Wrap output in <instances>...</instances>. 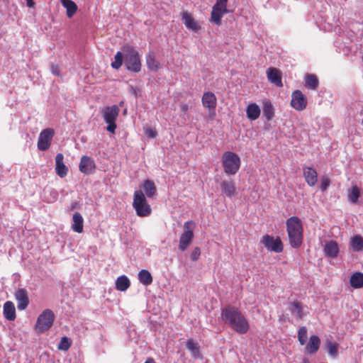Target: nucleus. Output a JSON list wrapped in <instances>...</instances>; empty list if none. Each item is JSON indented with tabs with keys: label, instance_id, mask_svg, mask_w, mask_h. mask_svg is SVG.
<instances>
[{
	"label": "nucleus",
	"instance_id": "obj_36",
	"mask_svg": "<svg viewBox=\"0 0 363 363\" xmlns=\"http://www.w3.org/2000/svg\"><path fill=\"white\" fill-rule=\"evenodd\" d=\"M360 194V189L357 185H354L349 192L348 199L352 203H357Z\"/></svg>",
	"mask_w": 363,
	"mask_h": 363
},
{
	"label": "nucleus",
	"instance_id": "obj_34",
	"mask_svg": "<svg viewBox=\"0 0 363 363\" xmlns=\"http://www.w3.org/2000/svg\"><path fill=\"white\" fill-rule=\"evenodd\" d=\"M130 285V280L125 275L118 277L116 281V289L121 291H124L127 290L129 288Z\"/></svg>",
	"mask_w": 363,
	"mask_h": 363
},
{
	"label": "nucleus",
	"instance_id": "obj_11",
	"mask_svg": "<svg viewBox=\"0 0 363 363\" xmlns=\"http://www.w3.org/2000/svg\"><path fill=\"white\" fill-rule=\"evenodd\" d=\"M55 131L52 128H45L43 130L38 138V148L41 151H45L50 147Z\"/></svg>",
	"mask_w": 363,
	"mask_h": 363
},
{
	"label": "nucleus",
	"instance_id": "obj_28",
	"mask_svg": "<svg viewBox=\"0 0 363 363\" xmlns=\"http://www.w3.org/2000/svg\"><path fill=\"white\" fill-rule=\"evenodd\" d=\"M305 86L308 89L315 90L319 85L318 77L315 74H308L304 78Z\"/></svg>",
	"mask_w": 363,
	"mask_h": 363
},
{
	"label": "nucleus",
	"instance_id": "obj_9",
	"mask_svg": "<svg viewBox=\"0 0 363 363\" xmlns=\"http://www.w3.org/2000/svg\"><path fill=\"white\" fill-rule=\"evenodd\" d=\"M227 4L228 1L226 0L216 1V4L212 8L211 13L210 21L211 22L214 23L217 26H220L221 24V19L223 15L228 13Z\"/></svg>",
	"mask_w": 363,
	"mask_h": 363
},
{
	"label": "nucleus",
	"instance_id": "obj_32",
	"mask_svg": "<svg viewBox=\"0 0 363 363\" xmlns=\"http://www.w3.org/2000/svg\"><path fill=\"white\" fill-rule=\"evenodd\" d=\"M350 283L354 289L363 287V273L359 272H354L350 277Z\"/></svg>",
	"mask_w": 363,
	"mask_h": 363
},
{
	"label": "nucleus",
	"instance_id": "obj_22",
	"mask_svg": "<svg viewBox=\"0 0 363 363\" xmlns=\"http://www.w3.org/2000/svg\"><path fill=\"white\" fill-rule=\"evenodd\" d=\"M261 113L259 106L255 103H250L246 107V116L250 121H255L259 118Z\"/></svg>",
	"mask_w": 363,
	"mask_h": 363
},
{
	"label": "nucleus",
	"instance_id": "obj_5",
	"mask_svg": "<svg viewBox=\"0 0 363 363\" xmlns=\"http://www.w3.org/2000/svg\"><path fill=\"white\" fill-rule=\"evenodd\" d=\"M133 207L135 211L136 215L139 217H147L152 213V208L145 194L140 190H137L134 192Z\"/></svg>",
	"mask_w": 363,
	"mask_h": 363
},
{
	"label": "nucleus",
	"instance_id": "obj_48",
	"mask_svg": "<svg viewBox=\"0 0 363 363\" xmlns=\"http://www.w3.org/2000/svg\"><path fill=\"white\" fill-rule=\"evenodd\" d=\"M27 6H28L29 8H32L35 5V2L33 1V0H27Z\"/></svg>",
	"mask_w": 363,
	"mask_h": 363
},
{
	"label": "nucleus",
	"instance_id": "obj_25",
	"mask_svg": "<svg viewBox=\"0 0 363 363\" xmlns=\"http://www.w3.org/2000/svg\"><path fill=\"white\" fill-rule=\"evenodd\" d=\"M320 344V338L316 335H312L306 346V352L311 354H315L318 350Z\"/></svg>",
	"mask_w": 363,
	"mask_h": 363
},
{
	"label": "nucleus",
	"instance_id": "obj_26",
	"mask_svg": "<svg viewBox=\"0 0 363 363\" xmlns=\"http://www.w3.org/2000/svg\"><path fill=\"white\" fill-rule=\"evenodd\" d=\"M143 189L148 198H152L157 194V187L155 183L150 179H146L143 182Z\"/></svg>",
	"mask_w": 363,
	"mask_h": 363
},
{
	"label": "nucleus",
	"instance_id": "obj_20",
	"mask_svg": "<svg viewBox=\"0 0 363 363\" xmlns=\"http://www.w3.org/2000/svg\"><path fill=\"white\" fill-rule=\"evenodd\" d=\"M220 186L222 192L228 197L232 198L235 194V183L233 180H223Z\"/></svg>",
	"mask_w": 363,
	"mask_h": 363
},
{
	"label": "nucleus",
	"instance_id": "obj_43",
	"mask_svg": "<svg viewBox=\"0 0 363 363\" xmlns=\"http://www.w3.org/2000/svg\"><path fill=\"white\" fill-rule=\"evenodd\" d=\"M330 184V180L326 177H323L321 178V184H320V190L322 191H325Z\"/></svg>",
	"mask_w": 363,
	"mask_h": 363
},
{
	"label": "nucleus",
	"instance_id": "obj_6",
	"mask_svg": "<svg viewBox=\"0 0 363 363\" xmlns=\"http://www.w3.org/2000/svg\"><path fill=\"white\" fill-rule=\"evenodd\" d=\"M120 112V108L117 105L106 106L101 111L104 122L108 124L107 131L111 133H115L117 128L116 121Z\"/></svg>",
	"mask_w": 363,
	"mask_h": 363
},
{
	"label": "nucleus",
	"instance_id": "obj_46",
	"mask_svg": "<svg viewBox=\"0 0 363 363\" xmlns=\"http://www.w3.org/2000/svg\"><path fill=\"white\" fill-rule=\"evenodd\" d=\"M79 208V203L77 201L72 202L70 205V210H74L75 208Z\"/></svg>",
	"mask_w": 363,
	"mask_h": 363
},
{
	"label": "nucleus",
	"instance_id": "obj_15",
	"mask_svg": "<svg viewBox=\"0 0 363 363\" xmlns=\"http://www.w3.org/2000/svg\"><path fill=\"white\" fill-rule=\"evenodd\" d=\"M181 16L182 20L187 29L195 32L200 30L201 26L194 18L191 13L182 11Z\"/></svg>",
	"mask_w": 363,
	"mask_h": 363
},
{
	"label": "nucleus",
	"instance_id": "obj_41",
	"mask_svg": "<svg viewBox=\"0 0 363 363\" xmlns=\"http://www.w3.org/2000/svg\"><path fill=\"white\" fill-rule=\"evenodd\" d=\"M328 352V353L333 356L335 357L338 352V345L335 342H328L327 343Z\"/></svg>",
	"mask_w": 363,
	"mask_h": 363
},
{
	"label": "nucleus",
	"instance_id": "obj_39",
	"mask_svg": "<svg viewBox=\"0 0 363 363\" xmlns=\"http://www.w3.org/2000/svg\"><path fill=\"white\" fill-rule=\"evenodd\" d=\"M307 329L305 326H302L299 328L298 331V339L301 345L306 344L307 340Z\"/></svg>",
	"mask_w": 363,
	"mask_h": 363
},
{
	"label": "nucleus",
	"instance_id": "obj_14",
	"mask_svg": "<svg viewBox=\"0 0 363 363\" xmlns=\"http://www.w3.org/2000/svg\"><path fill=\"white\" fill-rule=\"evenodd\" d=\"M17 307L19 310H25L29 304L28 292L25 289H18L15 293Z\"/></svg>",
	"mask_w": 363,
	"mask_h": 363
},
{
	"label": "nucleus",
	"instance_id": "obj_7",
	"mask_svg": "<svg viewBox=\"0 0 363 363\" xmlns=\"http://www.w3.org/2000/svg\"><path fill=\"white\" fill-rule=\"evenodd\" d=\"M196 223L193 220H188L183 225V233L181 234L178 248L180 251H185L191 243L196 228Z\"/></svg>",
	"mask_w": 363,
	"mask_h": 363
},
{
	"label": "nucleus",
	"instance_id": "obj_42",
	"mask_svg": "<svg viewBox=\"0 0 363 363\" xmlns=\"http://www.w3.org/2000/svg\"><path fill=\"white\" fill-rule=\"evenodd\" d=\"M201 255V249L199 247H195L191 253V259L192 261H196L199 259Z\"/></svg>",
	"mask_w": 363,
	"mask_h": 363
},
{
	"label": "nucleus",
	"instance_id": "obj_13",
	"mask_svg": "<svg viewBox=\"0 0 363 363\" xmlns=\"http://www.w3.org/2000/svg\"><path fill=\"white\" fill-rule=\"evenodd\" d=\"M79 168L84 174H91L96 168L95 162L90 157L84 155L81 157Z\"/></svg>",
	"mask_w": 363,
	"mask_h": 363
},
{
	"label": "nucleus",
	"instance_id": "obj_3",
	"mask_svg": "<svg viewBox=\"0 0 363 363\" xmlns=\"http://www.w3.org/2000/svg\"><path fill=\"white\" fill-rule=\"evenodd\" d=\"M124 52V65L130 72L138 73L140 72L142 63L139 52L131 46L123 48Z\"/></svg>",
	"mask_w": 363,
	"mask_h": 363
},
{
	"label": "nucleus",
	"instance_id": "obj_37",
	"mask_svg": "<svg viewBox=\"0 0 363 363\" xmlns=\"http://www.w3.org/2000/svg\"><path fill=\"white\" fill-rule=\"evenodd\" d=\"M186 348L191 352L194 358L199 357V349L196 343L192 339H188L186 341Z\"/></svg>",
	"mask_w": 363,
	"mask_h": 363
},
{
	"label": "nucleus",
	"instance_id": "obj_23",
	"mask_svg": "<svg viewBox=\"0 0 363 363\" xmlns=\"http://www.w3.org/2000/svg\"><path fill=\"white\" fill-rule=\"evenodd\" d=\"M324 252L327 257L336 258L339 253L338 244L333 240L328 242L325 245Z\"/></svg>",
	"mask_w": 363,
	"mask_h": 363
},
{
	"label": "nucleus",
	"instance_id": "obj_10",
	"mask_svg": "<svg viewBox=\"0 0 363 363\" xmlns=\"http://www.w3.org/2000/svg\"><path fill=\"white\" fill-rule=\"evenodd\" d=\"M261 243L271 252L279 253L284 250V245L279 237L274 238L272 235H264L262 238Z\"/></svg>",
	"mask_w": 363,
	"mask_h": 363
},
{
	"label": "nucleus",
	"instance_id": "obj_17",
	"mask_svg": "<svg viewBox=\"0 0 363 363\" xmlns=\"http://www.w3.org/2000/svg\"><path fill=\"white\" fill-rule=\"evenodd\" d=\"M55 172L60 178L67 175L68 167L64 163V155L62 153L57 154L55 157Z\"/></svg>",
	"mask_w": 363,
	"mask_h": 363
},
{
	"label": "nucleus",
	"instance_id": "obj_38",
	"mask_svg": "<svg viewBox=\"0 0 363 363\" xmlns=\"http://www.w3.org/2000/svg\"><path fill=\"white\" fill-rule=\"evenodd\" d=\"M124 56L120 51L117 52L114 56V61L111 62V67L115 69H118L123 65Z\"/></svg>",
	"mask_w": 363,
	"mask_h": 363
},
{
	"label": "nucleus",
	"instance_id": "obj_45",
	"mask_svg": "<svg viewBox=\"0 0 363 363\" xmlns=\"http://www.w3.org/2000/svg\"><path fill=\"white\" fill-rule=\"evenodd\" d=\"M146 135H147L149 138H155V137H156L157 133H156V132H155L154 130H152V129H151V128H149V129H147V131H146Z\"/></svg>",
	"mask_w": 363,
	"mask_h": 363
},
{
	"label": "nucleus",
	"instance_id": "obj_21",
	"mask_svg": "<svg viewBox=\"0 0 363 363\" xmlns=\"http://www.w3.org/2000/svg\"><path fill=\"white\" fill-rule=\"evenodd\" d=\"M71 228L74 232L82 233L84 231V219L82 216L76 212L72 216V222Z\"/></svg>",
	"mask_w": 363,
	"mask_h": 363
},
{
	"label": "nucleus",
	"instance_id": "obj_16",
	"mask_svg": "<svg viewBox=\"0 0 363 363\" xmlns=\"http://www.w3.org/2000/svg\"><path fill=\"white\" fill-rule=\"evenodd\" d=\"M281 72L275 67H269L267 70L268 80L278 87H282Z\"/></svg>",
	"mask_w": 363,
	"mask_h": 363
},
{
	"label": "nucleus",
	"instance_id": "obj_1",
	"mask_svg": "<svg viewBox=\"0 0 363 363\" xmlns=\"http://www.w3.org/2000/svg\"><path fill=\"white\" fill-rule=\"evenodd\" d=\"M221 318L225 324H228L239 334H245L250 328V324L247 318L235 306H227L223 308L221 311Z\"/></svg>",
	"mask_w": 363,
	"mask_h": 363
},
{
	"label": "nucleus",
	"instance_id": "obj_27",
	"mask_svg": "<svg viewBox=\"0 0 363 363\" xmlns=\"http://www.w3.org/2000/svg\"><path fill=\"white\" fill-rule=\"evenodd\" d=\"M63 7L66 9L67 16L68 18H72L77 11V6L72 0H60Z\"/></svg>",
	"mask_w": 363,
	"mask_h": 363
},
{
	"label": "nucleus",
	"instance_id": "obj_18",
	"mask_svg": "<svg viewBox=\"0 0 363 363\" xmlns=\"http://www.w3.org/2000/svg\"><path fill=\"white\" fill-rule=\"evenodd\" d=\"M202 104L209 111H214L217 104V99L215 94L211 91L204 92L201 99Z\"/></svg>",
	"mask_w": 363,
	"mask_h": 363
},
{
	"label": "nucleus",
	"instance_id": "obj_4",
	"mask_svg": "<svg viewBox=\"0 0 363 363\" xmlns=\"http://www.w3.org/2000/svg\"><path fill=\"white\" fill-rule=\"evenodd\" d=\"M221 163L224 172L228 175H235L241 166L240 157L231 151H226L223 154Z\"/></svg>",
	"mask_w": 363,
	"mask_h": 363
},
{
	"label": "nucleus",
	"instance_id": "obj_50",
	"mask_svg": "<svg viewBox=\"0 0 363 363\" xmlns=\"http://www.w3.org/2000/svg\"><path fill=\"white\" fill-rule=\"evenodd\" d=\"M303 363H311L308 359H305L303 361Z\"/></svg>",
	"mask_w": 363,
	"mask_h": 363
},
{
	"label": "nucleus",
	"instance_id": "obj_12",
	"mask_svg": "<svg viewBox=\"0 0 363 363\" xmlns=\"http://www.w3.org/2000/svg\"><path fill=\"white\" fill-rule=\"evenodd\" d=\"M291 106L297 111H303L306 108V97L300 90L293 91L291 94Z\"/></svg>",
	"mask_w": 363,
	"mask_h": 363
},
{
	"label": "nucleus",
	"instance_id": "obj_40",
	"mask_svg": "<svg viewBox=\"0 0 363 363\" xmlns=\"http://www.w3.org/2000/svg\"><path fill=\"white\" fill-rule=\"evenodd\" d=\"M71 346V341L67 337H62L60 340V342L58 345V350L67 351L69 350V348Z\"/></svg>",
	"mask_w": 363,
	"mask_h": 363
},
{
	"label": "nucleus",
	"instance_id": "obj_47",
	"mask_svg": "<svg viewBox=\"0 0 363 363\" xmlns=\"http://www.w3.org/2000/svg\"><path fill=\"white\" fill-rule=\"evenodd\" d=\"M181 108L183 113H186L189 110V106L188 104H184L181 105Z\"/></svg>",
	"mask_w": 363,
	"mask_h": 363
},
{
	"label": "nucleus",
	"instance_id": "obj_29",
	"mask_svg": "<svg viewBox=\"0 0 363 363\" xmlns=\"http://www.w3.org/2000/svg\"><path fill=\"white\" fill-rule=\"evenodd\" d=\"M350 248L355 252H361L363 250V238L357 235L352 237L350 241Z\"/></svg>",
	"mask_w": 363,
	"mask_h": 363
},
{
	"label": "nucleus",
	"instance_id": "obj_8",
	"mask_svg": "<svg viewBox=\"0 0 363 363\" xmlns=\"http://www.w3.org/2000/svg\"><path fill=\"white\" fill-rule=\"evenodd\" d=\"M55 320V314L50 309H45L38 316L35 330L38 333L48 330L52 325Z\"/></svg>",
	"mask_w": 363,
	"mask_h": 363
},
{
	"label": "nucleus",
	"instance_id": "obj_2",
	"mask_svg": "<svg viewBox=\"0 0 363 363\" xmlns=\"http://www.w3.org/2000/svg\"><path fill=\"white\" fill-rule=\"evenodd\" d=\"M286 225L290 245L294 248L300 247L303 239L301 220L296 216H292L286 220Z\"/></svg>",
	"mask_w": 363,
	"mask_h": 363
},
{
	"label": "nucleus",
	"instance_id": "obj_49",
	"mask_svg": "<svg viewBox=\"0 0 363 363\" xmlns=\"http://www.w3.org/2000/svg\"><path fill=\"white\" fill-rule=\"evenodd\" d=\"M145 363H155V360L152 358H147Z\"/></svg>",
	"mask_w": 363,
	"mask_h": 363
},
{
	"label": "nucleus",
	"instance_id": "obj_44",
	"mask_svg": "<svg viewBox=\"0 0 363 363\" xmlns=\"http://www.w3.org/2000/svg\"><path fill=\"white\" fill-rule=\"evenodd\" d=\"M51 71L53 74L57 76L60 75V68L57 65H52Z\"/></svg>",
	"mask_w": 363,
	"mask_h": 363
},
{
	"label": "nucleus",
	"instance_id": "obj_33",
	"mask_svg": "<svg viewBox=\"0 0 363 363\" xmlns=\"http://www.w3.org/2000/svg\"><path fill=\"white\" fill-rule=\"evenodd\" d=\"M138 279L145 286H149L153 281L152 276L147 269H141L138 272Z\"/></svg>",
	"mask_w": 363,
	"mask_h": 363
},
{
	"label": "nucleus",
	"instance_id": "obj_35",
	"mask_svg": "<svg viewBox=\"0 0 363 363\" xmlns=\"http://www.w3.org/2000/svg\"><path fill=\"white\" fill-rule=\"evenodd\" d=\"M289 310L292 314H295L296 317L301 319L303 316V304L298 301H294L290 303Z\"/></svg>",
	"mask_w": 363,
	"mask_h": 363
},
{
	"label": "nucleus",
	"instance_id": "obj_19",
	"mask_svg": "<svg viewBox=\"0 0 363 363\" xmlns=\"http://www.w3.org/2000/svg\"><path fill=\"white\" fill-rule=\"evenodd\" d=\"M303 177L308 186H313L318 181L316 170L311 167H306L303 169Z\"/></svg>",
	"mask_w": 363,
	"mask_h": 363
},
{
	"label": "nucleus",
	"instance_id": "obj_30",
	"mask_svg": "<svg viewBox=\"0 0 363 363\" xmlns=\"http://www.w3.org/2000/svg\"><path fill=\"white\" fill-rule=\"evenodd\" d=\"M146 64L150 71L156 72L160 68V63L156 60L154 52H149L147 55Z\"/></svg>",
	"mask_w": 363,
	"mask_h": 363
},
{
	"label": "nucleus",
	"instance_id": "obj_24",
	"mask_svg": "<svg viewBox=\"0 0 363 363\" xmlns=\"http://www.w3.org/2000/svg\"><path fill=\"white\" fill-rule=\"evenodd\" d=\"M3 313L8 320L11 321L15 320L16 316V308L13 302L8 301L4 304Z\"/></svg>",
	"mask_w": 363,
	"mask_h": 363
},
{
	"label": "nucleus",
	"instance_id": "obj_31",
	"mask_svg": "<svg viewBox=\"0 0 363 363\" xmlns=\"http://www.w3.org/2000/svg\"><path fill=\"white\" fill-rule=\"evenodd\" d=\"M263 114L265 118L269 121L274 116V108L268 99L265 100L263 103Z\"/></svg>",
	"mask_w": 363,
	"mask_h": 363
}]
</instances>
